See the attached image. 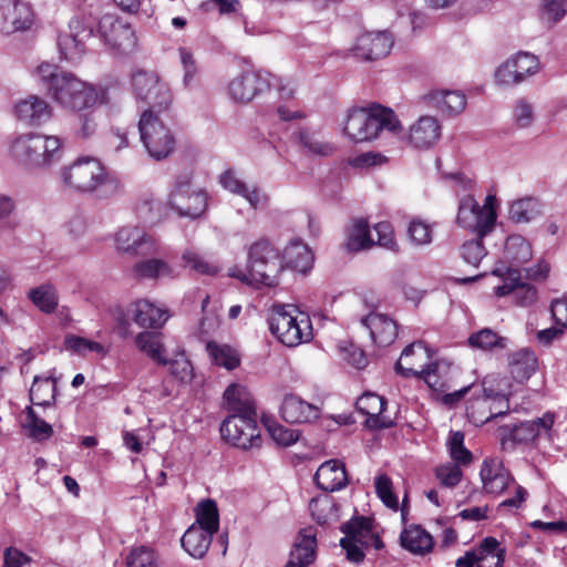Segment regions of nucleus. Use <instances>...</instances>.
Masks as SVG:
<instances>
[{
  "label": "nucleus",
  "instance_id": "nucleus-1",
  "mask_svg": "<svg viewBox=\"0 0 567 567\" xmlns=\"http://www.w3.org/2000/svg\"><path fill=\"white\" fill-rule=\"evenodd\" d=\"M37 71L47 94L63 107L81 110L107 103L105 87H94L58 65L42 63Z\"/></svg>",
  "mask_w": 567,
  "mask_h": 567
},
{
  "label": "nucleus",
  "instance_id": "nucleus-2",
  "mask_svg": "<svg viewBox=\"0 0 567 567\" xmlns=\"http://www.w3.org/2000/svg\"><path fill=\"white\" fill-rule=\"evenodd\" d=\"M64 185L79 193H90L96 198H110L120 192V181L106 171L95 157L83 156L61 172Z\"/></svg>",
  "mask_w": 567,
  "mask_h": 567
},
{
  "label": "nucleus",
  "instance_id": "nucleus-3",
  "mask_svg": "<svg viewBox=\"0 0 567 567\" xmlns=\"http://www.w3.org/2000/svg\"><path fill=\"white\" fill-rule=\"evenodd\" d=\"M282 271L280 250L268 238L262 237L248 248L246 271L234 268L228 275L246 285L258 284L275 288L280 282Z\"/></svg>",
  "mask_w": 567,
  "mask_h": 567
},
{
  "label": "nucleus",
  "instance_id": "nucleus-4",
  "mask_svg": "<svg viewBox=\"0 0 567 567\" xmlns=\"http://www.w3.org/2000/svg\"><path fill=\"white\" fill-rule=\"evenodd\" d=\"M401 128L392 109L372 103L367 107L353 106L348 111L343 134L353 143H363L375 140L383 130L396 133Z\"/></svg>",
  "mask_w": 567,
  "mask_h": 567
},
{
  "label": "nucleus",
  "instance_id": "nucleus-5",
  "mask_svg": "<svg viewBox=\"0 0 567 567\" xmlns=\"http://www.w3.org/2000/svg\"><path fill=\"white\" fill-rule=\"evenodd\" d=\"M495 379L486 377L476 392L470 396L466 405V416L475 425H483L496 417L507 415L509 411V395L495 386Z\"/></svg>",
  "mask_w": 567,
  "mask_h": 567
},
{
  "label": "nucleus",
  "instance_id": "nucleus-6",
  "mask_svg": "<svg viewBox=\"0 0 567 567\" xmlns=\"http://www.w3.org/2000/svg\"><path fill=\"white\" fill-rule=\"evenodd\" d=\"M62 142L58 136L25 133L17 136L10 146L12 157L29 167H43L61 156Z\"/></svg>",
  "mask_w": 567,
  "mask_h": 567
},
{
  "label": "nucleus",
  "instance_id": "nucleus-7",
  "mask_svg": "<svg viewBox=\"0 0 567 567\" xmlns=\"http://www.w3.org/2000/svg\"><path fill=\"white\" fill-rule=\"evenodd\" d=\"M131 81L136 100L147 106L144 111H151L155 116L169 110L173 94L157 73L140 69L132 74Z\"/></svg>",
  "mask_w": 567,
  "mask_h": 567
},
{
  "label": "nucleus",
  "instance_id": "nucleus-8",
  "mask_svg": "<svg viewBox=\"0 0 567 567\" xmlns=\"http://www.w3.org/2000/svg\"><path fill=\"white\" fill-rule=\"evenodd\" d=\"M267 322L271 334L287 347H296L313 338L309 317L298 320L285 305H274Z\"/></svg>",
  "mask_w": 567,
  "mask_h": 567
},
{
  "label": "nucleus",
  "instance_id": "nucleus-9",
  "mask_svg": "<svg viewBox=\"0 0 567 567\" xmlns=\"http://www.w3.org/2000/svg\"><path fill=\"white\" fill-rule=\"evenodd\" d=\"M137 127L141 142L153 159L162 161L174 153L176 138L161 115L153 116L151 111H143Z\"/></svg>",
  "mask_w": 567,
  "mask_h": 567
},
{
  "label": "nucleus",
  "instance_id": "nucleus-10",
  "mask_svg": "<svg viewBox=\"0 0 567 567\" xmlns=\"http://www.w3.org/2000/svg\"><path fill=\"white\" fill-rule=\"evenodd\" d=\"M339 529L344 534L339 545L344 550L347 560L354 565H361L365 559V553L358 546V542L371 536L375 529L374 517L359 515L358 511L354 509L353 516L341 524Z\"/></svg>",
  "mask_w": 567,
  "mask_h": 567
},
{
  "label": "nucleus",
  "instance_id": "nucleus-11",
  "mask_svg": "<svg viewBox=\"0 0 567 567\" xmlns=\"http://www.w3.org/2000/svg\"><path fill=\"white\" fill-rule=\"evenodd\" d=\"M99 34L109 49L120 55H128L137 47V37L132 25L112 14H104L99 21Z\"/></svg>",
  "mask_w": 567,
  "mask_h": 567
},
{
  "label": "nucleus",
  "instance_id": "nucleus-12",
  "mask_svg": "<svg viewBox=\"0 0 567 567\" xmlns=\"http://www.w3.org/2000/svg\"><path fill=\"white\" fill-rule=\"evenodd\" d=\"M437 369L439 365L436 362L425 364L420 371L412 367H404L400 361L394 364V371L398 375L404 379L416 378L419 380H423L434 392L442 393L441 403L449 409L455 408L465 398V395L471 394L472 396L473 392H476V383H471L454 392H445V383H441L436 386V382L431 381L432 375L436 373Z\"/></svg>",
  "mask_w": 567,
  "mask_h": 567
},
{
  "label": "nucleus",
  "instance_id": "nucleus-13",
  "mask_svg": "<svg viewBox=\"0 0 567 567\" xmlns=\"http://www.w3.org/2000/svg\"><path fill=\"white\" fill-rule=\"evenodd\" d=\"M497 213L491 209H481L473 195H466L460 200L456 224L471 229L480 237H485L495 227Z\"/></svg>",
  "mask_w": 567,
  "mask_h": 567
},
{
  "label": "nucleus",
  "instance_id": "nucleus-14",
  "mask_svg": "<svg viewBox=\"0 0 567 567\" xmlns=\"http://www.w3.org/2000/svg\"><path fill=\"white\" fill-rule=\"evenodd\" d=\"M188 177L178 178L169 195L168 204L181 217L192 219L200 217L207 208V196L204 192L190 189Z\"/></svg>",
  "mask_w": 567,
  "mask_h": 567
},
{
  "label": "nucleus",
  "instance_id": "nucleus-15",
  "mask_svg": "<svg viewBox=\"0 0 567 567\" xmlns=\"http://www.w3.org/2000/svg\"><path fill=\"white\" fill-rule=\"evenodd\" d=\"M271 74L261 70H247L228 84V94L235 102L249 103L271 87Z\"/></svg>",
  "mask_w": 567,
  "mask_h": 567
},
{
  "label": "nucleus",
  "instance_id": "nucleus-16",
  "mask_svg": "<svg viewBox=\"0 0 567 567\" xmlns=\"http://www.w3.org/2000/svg\"><path fill=\"white\" fill-rule=\"evenodd\" d=\"M69 28L70 33L59 35L58 47L65 60L74 61L85 52L86 41L94 35V27L85 19L74 18Z\"/></svg>",
  "mask_w": 567,
  "mask_h": 567
},
{
  "label": "nucleus",
  "instance_id": "nucleus-17",
  "mask_svg": "<svg viewBox=\"0 0 567 567\" xmlns=\"http://www.w3.org/2000/svg\"><path fill=\"white\" fill-rule=\"evenodd\" d=\"M33 18V10L27 2L17 0L0 2V31L6 34L29 30Z\"/></svg>",
  "mask_w": 567,
  "mask_h": 567
},
{
  "label": "nucleus",
  "instance_id": "nucleus-18",
  "mask_svg": "<svg viewBox=\"0 0 567 567\" xmlns=\"http://www.w3.org/2000/svg\"><path fill=\"white\" fill-rule=\"evenodd\" d=\"M388 401L384 396L372 392L363 393L355 402V409L359 413L367 415L364 426L378 431L392 429L396 425L395 421L384 416Z\"/></svg>",
  "mask_w": 567,
  "mask_h": 567
},
{
  "label": "nucleus",
  "instance_id": "nucleus-19",
  "mask_svg": "<svg viewBox=\"0 0 567 567\" xmlns=\"http://www.w3.org/2000/svg\"><path fill=\"white\" fill-rule=\"evenodd\" d=\"M393 41L386 32L364 33L358 37L353 53L363 61H375L386 56Z\"/></svg>",
  "mask_w": 567,
  "mask_h": 567
},
{
  "label": "nucleus",
  "instance_id": "nucleus-20",
  "mask_svg": "<svg viewBox=\"0 0 567 567\" xmlns=\"http://www.w3.org/2000/svg\"><path fill=\"white\" fill-rule=\"evenodd\" d=\"M313 481L318 488L326 493L340 491L348 484L346 465L339 460L323 462L317 470Z\"/></svg>",
  "mask_w": 567,
  "mask_h": 567
},
{
  "label": "nucleus",
  "instance_id": "nucleus-21",
  "mask_svg": "<svg viewBox=\"0 0 567 567\" xmlns=\"http://www.w3.org/2000/svg\"><path fill=\"white\" fill-rule=\"evenodd\" d=\"M284 270L291 269L300 274H308L315 261L312 250L300 238H292L280 251Z\"/></svg>",
  "mask_w": 567,
  "mask_h": 567
},
{
  "label": "nucleus",
  "instance_id": "nucleus-22",
  "mask_svg": "<svg viewBox=\"0 0 567 567\" xmlns=\"http://www.w3.org/2000/svg\"><path fill=\"white\" fill-rule=\"evenodd\" d=\"M280 415L286 422L291 424L309 423L319 419L320 410L299 395L289 393L286 394L282 400Z\"/></svg>",
  "mask_w": 567,
  "mask_h": 567
},
{
  "label": "nucleus",
  "instance_id": "nucleus-23",
  "mask_svg": "<svg viewBox=\"0 0 567 567\" xmlns=\"http://www.w3.org/2000/svg\"><path fill=\"white\" fill-rule=\"evenodd\" d=\"M221 439L233 446L249 450L261 445V435L257 422L234 421L228 426V432L219 429Z\"/></svg>",
  "mask_w": 567,
  "mask_h": 567
},
{
  "label": "nucleus",
  "instance_id": "nucleus-24",
  "mask_svg": "<svg viewBox=\"0 0 567 567\" xmlns=\"http://www.w3.org/2000/svg\"><path fill=\"white\" fill-rule=\"evenodd\" d=\"M17 117L30 126H40L52 116L48 102L37 95L19 101L14 106Z\"/></svg>",
  "mask_w": 567,
  "mask_h": 567
},
{
  "label": "nucleus",
  "instance_id": "nucleus-25",
  "mask_svg": "<svg viewBox=\"0 0 567 567\" xmlns=\"http://www.w3.org/2000/svg\"><path fill=\"white\" fill-rule=\"evenodd\" d=\"M400 545L413 555L424 556L433 550L435 542L422 525L411 524L401 532Z\"/></svg>",
  "mask_w": 567,
  "mask_h": 567
},
{
  "label": "nucleus",
  "instance_id": "nucleus-26",
  "mask_svg": "<svg viewBox=\"0 0 567 567\" xmlns=\"http://www.w3.org/2000/svg\"><path fill=\"white\" fill-rule=\"evenodd\" d=\"M507 361L509 373L517 383H525L538 368V359L530 348H523L508 354Z\"/></svg>",
  "mask_w": 567,
  "mask_h": 567
},
{
  "label": "nucleus",
  "instance_id": "nucleus-27",
  "mask_svg": "<svg viewBox=\"0 0 567 567\" xmlns=\"http://www.w3.org/2000/svg\"><path fill=\"white\" fill-rule=\"evenodd\" d=\"M132 321L144 329L161 328L165 321V311L154 306L148 300L142 299L128 305Z\"/></svg>",
  "mask_w": 567,
  "mask_h": 567
},
{
  "label": "nucleus",
  "instance_id": "nucleus-28",
  "mask_svg": "<svg viewBox=\"0 0 567 567\" xmlns=\"http://www.w3.org/2000/svg\"><path fill=\"white\" fill-rule=\"evenodd\" d=\"M343 248L350 254L369 250L375 246L371 236L370 225L364 218L354 219L353 224L347 229Z\"/></svg>",
  "mask_w": 567,
  "mask_h": 567
},
{
  "label": "nucleus",
  "instance_id": "nucleus-29",
  "mask_svg": "<svg viewBox=\"0 0 567 567\" xmlns=\"http://www.w3.org/2000/svg\"><path fill=\"white\" fill-rule=\"evenodd\" d=\"M441 125L435 117L422 116L411 127L410 143L416 148H429L439 140Z\"/></svg>",
  "mask_w": 567,
  "mask_h": 567
},
{
  "label": "nucleus",
  "instance_id": "nucleus-30",
  "mask_svg": "<svg viewBox=\"0 0 567 567\" xmlns=\"http://www.w3.org/2000/svg\"><path fill=\"white\" fill-rule=\"evenodd\" d=\"M215 534L202 527L190 525L181 538L183 549L193 558H204L212 545Z\"/></svg>",
  "mask_w": 567,
  "mask_h": 567
},
{
  "label": "nucleus",
  "instance_id": "nucleus-31",
  "mask_svg": "<svg viewBox=\"0 0 567 567\" xmlns=\"http://www.w3.org/2000/svg\"><path fill=\"white\" fill-rule=\"evenodd\" d=\"M423 99L449 116L460 114L466 106V96L458 91H432Z\"/></svg>",
  "mask_w": 567,
  "mask_h": 567
},
{
  "label": "nucleus",
  "instance_id": "nucleus-32",
  "mask_svg": "<svg viewBox=\"0 0 567 567\" xmlns=\"http://www.w3.org/2000/svg\"><path fill=\"white\" fill-rule=\"evenodd\" d=\"M58 380L54 377L35 375L29 391L32 404L42 408L55 405L58 396Z\"/></svg>",
  "mask_w": 567,
  "mask_h": 567
},
{
  "label": "nucleus",
  "instance_id": "nucleus-33",
  "mask_svg": "<svg viewBox=\"0 0 567 567\" xmlns=\"http://www.w3.org/2000/svg\"><path fill=\"white\" fill-rule=\"evenodd\" d=\"M474 551L477 553L478 567H504L506 548L493 536L482 539Z\"/></svg>",
  "mask_w": 567,
  "mask_h": 567
},
{
  "label": "nucleus",
  "instance_id": "nucleus-34",
  "mask_svg": "<svg viewBox=\"0 0 567 567\" xmlns=\"http://www.w3.org/2000/svg\"><path fill=\"white\" fill-rule=\"evenodd\" d=\"M501 434L502 445L505 446L508 442L513 445L529 444L538 437V430L530 421H524L515 425H502L498 429Z\"/></svg>",
  "mask_w": 567,
  "mask_h": 567
},
{
  "label": "nucleus",
  "instance_id": "nucleus-35",
  "mask_svg": "<svg viewBox=\"0 0 567 567\" xmlns=\"http://www.w3.org/2000/svg\"><path fill=\"white\" fill-rule=\"evenodd\" d=\"M136 348L145 353L150 359L159 365H167L168 360L165 358V346L161 341L159 334L153 331H142L134 339Z\"/></svg>",
  "mask_w": 567,
  "mask_h": 567
},
{
  "label": "nucleus",
  "instance_id": "nucleus-36",
  "mask_svg": "<svg viewBox=\"0 0 567 567\" xmlns=\"http://www.w3.org/2000/svg\"><path fill=\"white\" fill-rule=\"evenodd\" d=\"M540 215L542 204L536 197H523L509 205L508 218L515 224H527Z\"/></svg>",
  "mask_w": 567,
  "mask_h": 567
},
{
  "label": "nucleus",
  "instance_id": "nucleus-37",
  "mask_svg": "<svg viewBox=\"0 0 567 567\" xmlns=\"http://www.w3.org/2000/svg\"><path fill=\"white\" fill-rule=\"evenodd\" d=\"M309 508L313 519L321 526L339 519L340 505L328 494L313 497Z\"/></svg>",
  "mask_w": 567,
  "mask_h": 567
},
{
  "label": "nucleus",
  "instance_id": "nucleus-38",
  "mask_svg": "<svg viewBox=\"0 0 567 567\" xmlns=\"http://www.w3.org/2000/svg\"><path fill=\"white\" fill-rule=\"evenodd\" d=\"M206 350L215 364L228 371L237 369L241 363L238 350L227 343L218 344L215 341H209L206 344Z\"/></svg>",
  "mask_w": 567,
  "mask_h": 567
},
{
  "label": "nucleus",
  "instance_id": "nucleus-39",
  "mask_svg": "<svg viewBox=\"0 0 567 567\" xmlns=\"http://www.w3.org/2000/svg\"><path fill=\"white\" fill-rule=\"evenodd\" d=\"M134 276L138 279L174 278L175 270L163 259L150 258L133 266Z\"/></svg>",
  "mask_w": 567,
  "mask_h": 567
},
{
  "label": "nucleus",
  "instance_id": "nucleus-40",
  "mask_svg": "<svg viewBox=\"0 0 567 567\" xmlns=\"http://www.w3.org/2000/svg\"><path fill=\"white\" fill-rule=\"evenodd\" d=\"M96 106H89L81 110H72L71 115L72 128L80 138L91 137L97 128Z\"/></svg>",
  "mask_w": 567,
  "mask_h": 567
},
{
  "label": "nucleus",
  "instance_id": "nucleus-41",
  "mask_svg": "<svg viewBox=\"0 0 567 567\" xmlns=\"http://www.w3.org/2000/svg\"><path fill=\"white\" fill-rule=\"evenodd\" d=\"M117 248L123 252L136 256L143 255V247L147 244L144 233L136 227H123L116 235Z\"/></svg>",
  "mask_w": 567,
  "mask_h": 567
},
{
  "label": "nucleus",
  "instance_id": "nucleus-42",
  "mask_svg": "<svg viewBox=\"0 0 567 567\" xmlns=\"http://www.w3.org/2000/svg\"><path fill=\"white\" fill-rule=\"evenodd\" d=\"M196 520L193 525L216 534L219 528V513L216 501L206 498L195 508Z\"/></svg>",
  "mask_w": 567,
  "mask_h": 567
},
{
  "label": "nucleus",
  "instance_id": "nucleus-43",
  "mask_svg": "<svg viewBox=\"0 0 567 567\" xmlns=\"http://www.w3.org/2000/svg\"><path fill=\"white\" fill-rule=\"evenodd\" d=\"M299 537L300 539L293 544L289 559L292 560L297 567H308L316 558V537L305 535L303 530H300Z\"/></svg>",
  "mask_w": 567,
  "mask_h": 567
},
{
  "label": "nucleus",
  "instance_id": "nucleus-44",
  "mask_svg": "<svg viewBox=\"0 0 567 567\" xmlns=\"http://www.w3.org/2000/svg\"><path fill=\"white\" fill-rule=\"evenodd\" d=\"M507 338L499 336L489 328L481 329L480 331L472 333L467 339V344L471 348L483 351H492L495 349L503 350L507 347Z\"/></svg>",
  "mask_w": 567,
  "mask_h": 567
},
{
  "label": "nucleus",
  "instance_id": "nucleus-45",
  "mask_svg": "<svg viewBox=\"0 0 567 567\" xmlns=\"http://www.w3.org/2000/svg\"><path fill=\"white\" fill-rule=\"evenodd\" d=\"M229 414L221 422L220 430L228 432V426L234 421L239 422H257V406L252 399L245 398L238 404L233 405L226 410Z\"/></svg>",
  "mask_w": 567,
  "mask_h": 567
},
{
  "label": "nucleus",
  "instance_id": "nucleus-46",
  "mask_svg": "<svg viewBox=\"0 0 567 567\" xmlns=\"http://www.w3.org/2000/svg\"><path fill=\"white\" fill-rule=\"evenodd\" d=\"M361 324L369 329L373 340H377V330L382 328L388 333L383 341L391 342L396 336V323L386 315L370 312L361 318Z\"/></svg>",
  "mask_w": 567,
  "mask_h": 567
},
{
  "label": "nucleus",
  "instance_id": "nucleus-47",
  "mask_svg": "<svg viewBox=\"0 0 567 567\" xmlns=\"http://www.w3.org/2000/svg\"><path fill=\"white\" fill-rule=\"evenodd\" d=\"M24 413L25 421L23 423V427L29 431L30 437L41 442L50 439L53 435L52 425L42 420L31 405L24 409Z\"/></svg>",
  "mask_w": 567,
  "mask_h": 567
},
{
  "label": "nucleus",
  "instance_id": "nucleus-48",
  "mask_svg": "<svg viewBox=\"0 0 567 567\" xmlns=\"http://www.w3.org/2000/svg\"><path fill=\"white\" fill-rule=\"evenodd\" d=\"M28 297L44 313H53L58 307V296L51 285L31 289Z\"/></svg>",
  "mask_w": 567,
  "mask_h": 567
},
{
  "label": "nucleus",
  "instance_id": "nucleus-49",
  "mask_svg": "<svg viewBox=\"0 0 567 567\" xmlns=\"http://www.w3.org/2000/svg\"><path fill=\"white\" fill-rule=\"evenodd\" d=\"M508 60L513 63L516 80H519L520 83L524 82L527 76L536 74L539 70L538 58L525 51H519Z\"/></svg>",
  "mask_w": 567,
  "mask_h": 567
},
{
  "label": "nucleus",
  "instance_id": "nucleus-50",
  "mask_svg": "<svg viewBox=\"0 0 567 567\" xmlns=\"http://www.w3.org/2000/svg\"><path fill=\"white\" fill-rule=\"evenodd\" d=\"M298 143L309 153L320 156H330L336 147L330 143H323L316 138L313 132L307 127H300L297 132Z\"/></svg>",
  "mask_w": 567,
  "mask_h": 567
},
{
  "label": "nucleus",
  "instance_id": "nucleus-51",
  "mask_svg": "<svg viewBox=\"0 0 567 567\" xmlns=\"http://www.w3.org/2000/svg\"><path fill=\"white\" fill-rule=\"evenodd\" d=\"M447 449L451 458L460 465L466 466L473 460L472 452L464 445V433L461 431L450 433Z\"/></svg>",
  "mask_w": 567,
  "mask_h": 567
},
{
  "label": "nucleus",
  "instance_id": "nucleus-52",
  "mask_svg": "<svg viewBox=\"0 0 567 567\" xmlns=\"http://www.w3.org/2000/svg\"><path fill=\"white\" fill-rule=\"evenodd\" d=\"M505 255L514 262H525L532 257L528 241L520 235H511L505 244Z\"/></svg>",
  "mask_w": 567,
  "mask_h": 567
},
{
  "label": "nucleus",
  "instance_id": "nucleus-53",
  "mask_svg": "<svg viewBox=\"0 0 567 567\" xmlns=\"http://www.w3.org/2000/svg\"><path fill=\"white\" fill-rule=\"evenodd\" d=\"M373 229L378 235V239L374 241L375 246L390 250L394 254H400L401 248L395 238L394 228L390 221H379L373 226Z\"/></svg>",
  "mask_w": 567,
  "mask_h": 567
},
{
  "label": "nucleus",
  "instance_id": "nucleus-54",
  "mask_svg": "<svg viewBox=\"0 0 567 567\" xmlns=\"http://www.w3.org/2000/svg\"><path fill=\"white\" fill-rule=\"evenodd\" d=\"M476 236V238L465 241L460 248V255L464 261L474 267L480 266L487 252L483 244L484 237Z\"/></svg>",
  "mask_w": 567,
  "mask_h": 567
},
{
  "label": "nucleus",
  "instance_id": "nucleus-55",
  "mask_svg": "<svg viewBox=\"0 0 567 567\" xmlns=\"http://www.w3.org/2000/svg\"><path fill=\"white\" fill-rule=\"evenodd\" d=\"M375 493L381 502L393 511L399 509V498L393 491L391 478L386 474H381L375 477L374 482Z\"/></svg>",
  "mask_w": 567,
  "mask_h": 567
},
{
  "label": "nucleus",
  "instance_id": "nucleus-56",
  "mask_svg": "<svg viewBox=\"0 0 567 567\" xmlns=\"http://www.w3.org/2000/svg\"><path fill=\"white\" fill-rule=\"evenodd\" d=\"M265 426L270 437L279 446H290L299 440L300 432L297 430L285 427L277 422H265Z\"/></svg>",
  "mask_w": 567,
  "mask_h": 567
},
{
  "label": "nucleus",
  "instance_id": "nucleus-57",
  "mask_svg": "<svg viewBox=\"0 0 567 567\" xmlns=\"http://www.w3.org/2000/svg\"><path fill=\"white\" fill-rule=\"evenodd\" d=\"M127 567H156L155 550L145 545L132 548L126 557Z\"/></svg>",
  "mask_w": 567,
  "mask_h": 567
},
{
  "label": "nucleus",
  "instance_id": "nucleus-58",
  "mask_svg": "<svg viewBox=\"0 0 567 567\" xmlns=\"http://www.w3.org/2000/svg\"><path fill=\"white\" fill-rule=\"evenodd\" d=\"M182 261L185 268H189L199 275L217 276L220 272L219 266L209 264L193 251H185Z\"/></svg>",
  "mask_w": 567,
  "mask_h": 567
},
{
  "label": "nucleus",
  "instance_id": "nucleus-59",
  "mask_svg": "<svg viewBox=\"0 0 567 567\" xmlns=\"http://www.w3.org/2000/svg\"><path fill=\"white\" fill-rule=\"evenodd\" d=\"M63 344L66 350H71L78 354H84L86 351L100 353L104 350V347L100 342L72 333L65 336Z\"/></svg>",
  "mask_w": 567,
  "mask_h": 567
},
{
  "label": "nucleus",
  "instance_id": "nucleus-60",
  "mask_svg": "<svg viewBox=\"0 0 567 567\" xmlns=\"http://www.w3.org/2000/svg\"><path fill=\"white\" fill-rule=\"evenodd\" d=\"M539 11L543 19L556 24L567 14V0H543Z\"/></svg>",
  "mask_w": 567,
  "mask_h": 567
},
{
  "label": "nucleus",
  "instance_id": "nucleus-61",
  "mask_svg": "<svg viewBox=\"0 0 567 567\" xmlns=\"http://www.w3.org/2000/svg\"><path fill=\"white\" fill-rule=\"evenodd\" d=\"M408 236L415 246H424L432 243L431 227L420 219H413L408 226Z\"/></svg>",
  "mask_w": 567,
  "mask_h": 567
},
{
  "label": "nucleus",
  "instance_id": "nucleus-62",
  "mask_svg": "<svg viewBox=\"0 0 567 567\" xmlns=\"http://www.w3.org/2000/svg\"><path fill=\"white\" fill-rule=\"evenodd\" d=\"M343 359L358 370H362L368 365V358L362 348L349 342L347 346L341 348Z\"/></svg>",
  "mask_w": 567,
  "mask_h": 567
},
{
  "label": "nucleus",
  "instance_id": "nucleus-63",
  "mask_svg": "<svg viewBox=\"0 0 567 567\" xmlns=\"http://www.w3.org/2000/svg\"><path fill=\"white\" fill-rule=\"evenodd\" d=\"M114 331L121 339H127L133 336V331L131 329V313L128 312V308L125 310L122 307H116L114 309Z\"/></svg>",
  "mask_w": 567,
  "mask_h": 567
},
{
  "label": "nucleus",
  "instance_id": "nucleus-64",
  "mask_svg": "<svg viewBox=\"0 0 567 567\" xmlns=\"http://www.w3.org/2000/svg\"><path fill=\"white\" fill-rule=\"evenodd\" d=\"M514 482V476L509 470L506 468L501 471V474L494 475L493 480L488 482L483 488L487 494L499 495L504 493Z\"/></svg>",
  "mask_w": 567,
  "mask_h": 567
}]
</instances>
